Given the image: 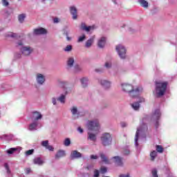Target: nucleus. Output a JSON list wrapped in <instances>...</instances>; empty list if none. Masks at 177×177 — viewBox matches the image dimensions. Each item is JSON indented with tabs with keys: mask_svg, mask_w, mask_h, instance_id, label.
<instances>
[{
	"mask_svg": "<svg viewBox=\"0 0 177 177\" xmlns=\"http://www.w3.org/2000/svg\"><path fill=\"white\" fill-rule=\"evenodd\" d=\"M91 160H97V155H91Z\"/></svg>",
	"mask_w": 177,
	"mask_h": 177,
	"instance_id": "nucleus-46",
	"label": "nucleus"
},
{
	"mask_svg": "<svg viewBox=\"0 0 177 177\" xmlns=\"http://www.w3.org/2000/svg\"><path fill=\"white\" fill-rule=\"evenodd\" d=\"M81 153L78 152L77 151H73L71 154V158H81Z\"/></svg>",
	"mask_w": 177,
	"mask_h": 177,
	"instance_id": "nucleus-17",
	"label": "nucleus"
},
{
	"mask_svg": "<svg viewBox=\"0 0 177 177\" xmlns=\"http://www.w3.org/2000/svg\"><path fill=\"white\" fill-rule=\"evenodd\" d=\"M139 3L142 6V8H148L149 7V3L146 1L145 0H139Z\"/></svg>",
	"mask_w": 177,
	"mask_h": 177,
	"instance_id": "nucleus-23",
	"label": "nucleus"
},
{
	"mask_svg": "<svg viewBox=\"0 0 177 177\" xmlns=\"http://www.w3.org/2000/svg\"><path fill=\"white\" fill-rule=\"evenodd\" d=\"M53 21L54 23H59V21H60V19H59V18L55 17L53 19Z\"/></svg>",
	"mask_w": 177,
	"mask_h": 177,
	"instance_id": "nucleus-48",
	"label": "nucleus"
},
{
	"mask_svg": "<svg viewBox=\"0 0 177 177\" xmlns=\"http://www.w3.org/2000/svg\"><path fill=\"white\" fill-rule=\"evenodd\" d=\"M81 71V67L78 65H76L75 66V73H78V71Z\"/></svg>",
	"mask_w": 177,
	"mask_h": 177,
	"instance_id": "nucleus-44",
	"label": "nucleus"
},
{
	"mask_svg": "<svg viewBox=\"0 0 177 177\" xmlns=\"http://www.w3.org/2000/svg\"><path fill=\"white\" fill-rule=\"evenodd\" d=\"M93 39L94 38L92 37L86 42V48H91V46H92V44H93Z\"/></svg>",
	"mask_w": 177,
	"mask_h": 177,
	"instance_id": "nucleus-26",
	"label": "nucleus"
},
{
	"mask_svg": "<svg viewBox=\"0 0 177 177\" xmlns=\"http://www.w3.org/2000/svg\"><path fill=\"white\" fill-rule=\"evenodd\" d=\"M48 143H49V141L45 140L41 142V145L44 146V147L46 148L49 146Z\"/></svg>",
	"mask_w": 177,
	"mask_h": 177,
	"instance_id": "nucleus-37",
	"label": "nucleus"
},
{
	"mask_svg": "<svg viewBox=\"0 0 177 177\" xmlns=\"http://www.w3.org/2000/svg\"><path fill=\"white\" fill-rule=\"evenodd\" d=\"M6 37H10L11 38H16V37H17V35L16 33L10 32L6 35Z\"/></svg>",
	"mask_w": 177,
	"mask_h": 177,
	"instance_id": "nucleus-32",
	"label": "nucleus"
},
{
	"mask_svg": "<svg viewBox=\"0 0 177 177\" xmlns=\"http://www.w3.org/2000/svg\"><path fill=\"white\" fill-rule=\"evenodd\" d=\"M70 39H71L70 37H67V40L70 41Z\"/></svg>",
	"mask_w": 177,
	"mask_h": 177,
	"instance_id": "nucleus-55",
	"label": "nucleus"
},
{
	"mask_svg": "<svg viewBox=\"0 0 177 177\" xmlns=\"http://www.w3.org/2000/svg\"><path fill=\"white\" fill-rule=\"evenodd\" d=\"M52 102L54 105H56V98H53Z\"/></svg>",
	"mask_w": 177,
	"mask_h": 177,
	"instance_id": "nucleus-52",
	"label": "nucleus"
},
{
	"mask_svg": "<svg viewBox=\"0 0 177 177\" xmlns=\"http://www.w3.org/2000/svg\"><path fill=\"white\" fill-rule=\"evenodd\" d=\"M80 28L81 30H83V31H86L87 32H88V31L93 30V28H95V26H86L84 23H82Z\"/></svg>",
	"mask_w": 177,
	"mask_h": 177,
	"instance_id": "nucleus-11",
	"label": "nucleus"
},
{
	"mask_svg": "<svg viewBox=\"0 0 177 177\" xmlns=\"http://www.w3.org/2000/svg\"><path fill=\"white\" fill-rule=\"evenodd\" d=\"M66 95H67V91L64 93L62 94L60 97L57 98V100L60 102V103H65L66 102Z\"/></svg>",
	"mask_w": 177,
	"mask_h": 177,
	"instance_id": "nucleus-19",
	"label": "nucleus"
},
{
	"mask_svg": "<svg viewBox=\"0 0 177 177\" xmlns=\"http://www.w3.org/2000/svg\"><path fill=\"white\" fill-rule=\"evenodd\" d=\"M87 169H89V167H87Z\"/></svg>",
	"mask_w": 177,
	"mask_h": 177,
	"instance_id": "nucleus-58",
	"label": "nucleus"
},
{
	"mask_svg": "<svg viewBox=\"0 0 177 177\" xmlns=\"http://www.w3.org/2000/svg\"><path fill=\"white\" fill-rule=\"evenodd\" d=\"M25 172L27 174H30V172H31V169H30V168L26 169Z\"/></svg>",
	"mask_w": 177,
	"mask_h": 177,
	"instance_id": "nucleus-49",
	"label": "nucleus"
},
{
	"mask_svg": "<svg viewBox=\"0 0 177 177\" xmlns=\"http://www.w3.org/2000/svg\"><path fill=\"white\" fill-rule=\"evenodd\" d=\"M2 3L3 6H9V2H8V0H2Z\"/></svg>",
	"mask_w": 177,
	"mask_h": 177,
	"instance_id": "nucleus-42",
	"label": "nucleus"
},
{
	"mask_svg": "<svg viewBox=\"0 0 177 177\" xmlns=\"http://www.w3.org/2000/svg\"><path fill=\"white\" fill-rule=\"evenodd\" d=\"M160 117H161V113H160V110L157 109L155 111L152 115V120H155V121H158Z\"/></svg>",
	"mask_w": 177,
	"mask_h": 177,
	"instance_id": "nucleus-16",
	"label": "nucleus"
},
{
	"mask_svg": "<svg viewBox=\"0 0 177 177\" xmlns=\"http://www.w3.org/2000/svg\"><path fill=\"white\" fill-rule=\"evenodd\" d=\"M167 86H168V82H157L156 84V93L158 97L164 96L165 91H167Z\"/></svg>",
	"mask_w": 177,
	"mask_h": 177,
	"instance_id": "nucleus-4",
	"label": "nucleus"
},
{
	"mask_svg": "<svg viewBox=\"0 0 177 177\" xmlns=\"http://www.w3.org/2000/svg\"><path fill=\"white\" fill-rule=\"evenodd\" d=\"M17 46L20 49L22 55L24 56H28L32 53V48L30 46H23V42L19 41L17 43Z\"/></svg>",
	"mask_w": 177,
	"mask_h": 177,
	"instance_id": "nucleus-5",
	"label": "nucleus"
},
{
	"mask_svg": "<svg viewBox=\"0 0 177 177\" xmlns=\"http://www.w3.org/2000/svg\"><path fill=\"white\" fill-rule=\"evenodd\" d=\"M71 144L70 138H66L64 141V146L68 147Z\"/></svg>",
	"mask_w": 177,
	"mask_h": 177,
	"instance_id": "nucleus-31",
	"label": "nucleus"
},
{
	"mask_svg": "<svg viewBox=\"0 0 177 177\" xmlns=\"http://www.w3.org/2000/svg\"><path fill=\"white\" fill-rule=\"evenodd\" d=\"M4 167L7 171V174H10V170L9 169V166L8 165V163H5Z\"/></svg>",
	"mask_w": 177,
	"mask_h": 177,
	"instance_id": "nucleus-39",
	"label": "nucleus"
},
{
	"mask_svg": "<svg viewBox=\"0 0 177 177\" xmlns=\"http://www.w3.org/2000/svg\"><path fill=\"white\" fill-rule=\"evenodd\" d=\"M64 91H66V88H64Z\"/></svg>",
	"mask_w": 177,
	"mask_h": 177,
	"instance_id": "nucleus-60",
	"label": "nucleus"
},
{
	"mask_svg": "<svg viewBox=\"0 0 177 177\" xmlns=\"http://www.w3.org/2000/svg\"><path fill=\"white\" fill-rule=\"evenodd\" d=\"M70 10H71V13L73 16V20H77V8H75V7L74 6H71L70 8Z\"/></svg>",
	"mask_w": 177,
	"mask_h": 177,
	"instance_id": "nucleus-14",
	"label": "nucleus"
},
{
	"mask_svg": "<svg viewBox=\"0 0 177 177\" xmlns=\"http://www.w3.org/2000/svg\"><path fill=\"white\" fill-rule=\"evenodd\" d=\"M24 19H26V14H21L18 17L19 23H23V21H24Z\"/></svg>",
	"mask_w": 177,
	"mask_h": 177,
	"instance_id": "nucleus-28",
	"label": "nucleus"
},
{
	"mask_svg": "<svg viewBox=\"0 0 177 177\" xmlns=\"http://www.w3.org/2000/svg\"><path fill=\"white\" fill-rule=\"evenodd\" d=\"M37 83H39L40 85H42L45 82V76L44 75L37 73V77H36Z\"/></svg>",
	"mask_w": 177,
	"mask_h": 177,
	"instance_id": "nucleus-9",
	"label": "nucleus"
},
{
	"mask_svg": "<svg viewBox=\"0 0 177 177\" xmlns=\"http://www.w3.org/2000/svg\"><path fill=\"white\" fill-rule=\"evenodd\" d=\"M100 157H101L103 162H104L105 164H110V161H109V159H107V158L106 157V156L104 154L101 153Z\"/></svg>",
	"mask_w": 177,
	"mask_h": 177,
	"instance_id": "nucleus-25",
	"label": "nucleus"
},
{
	"mask_svg": "<svg viewBox=\"0 0 177 177\" xmlns=\"http://www.w3.org/2000/svg\"><path fill=\"white\" fill-rule=\"evenodd\" d=\"M131 107H133V110H139V107H140V105L139 104V102H136L131 104Z\"/></svg>",
	"mask_w": 177,
	"mask_h": 177,
	"instance_id": "nucleus-29",
	"label": "nucleus"
},
{
	"mask_svg": "<svg viewBox=\"0 0 177 177\" xmlns=\"http://www.w3.org/2000/svg\"><path fill=\"white\" fill-rule=\"evenodd\" d=\"M77 131L80 133H82L84 132V130L81 127H78Z\"/></svg>",
	"mask_w": 177,
	"mask_h": 177,
	"instance_id": "nucleus-50",
	"label": "nucleus"
},
{
	"mask_svg": "<svg viewBox=\"0 0 177 177\" xmlns=\"http://www.w3.org/2000/svg\"><path fill=\"white\" fill-rule=\"evenodd\" d=\"M145 129H147V125L146 124H144L143 127H141L137 129V131L135 137V145L136 147H138V140L139 139V135L142 133V132H144Z\"/></svg>",
	"mask_w": 177,
	"mask_h": 177,
	"instance_id": "nucleus-8",
	"label": "nucleus"
},
{
	"mask_svg": "<svg viewBox=\"0 0 177 177\" xmlns=\"http://www.w3.org/2000/svg\"><path fill=\"white\" fill-rule=\"evenodd\" d=\"M119 177H130L129 174H121Z\"/></svg>",
	"mask_w": 177,
	"mask_h": 177,
	"instance_id": "nucleus-51",
	"label": "nucleus"
},
{
	"mask_svg": "<svg viewBox=\"0 0 177 177\" xmlns=\"http://www.w3.org/2000/svg\"><path fill=\"white\" fill-rule=\"evenodd\" d=\"M140 103L145 102V98H140Z\"/></svg>",
	"mask_w": 177,
	"mask_h": 177,
	"instance_id": "nucleus-53",
	"label": "nucleus"
},
{
	"mask_svg": "<svg viewBox=\"0 0 177 177\" xmlns=\"http://www.w3.org/2000/svg\"><path fill=\"white\" fill-rule=\"evenodd\" d=\"M42 118V114L39 112H33L32 114L31 120L32 122L29 125V131H37L38 128H41V122L39 120Z\"/></svg>",
	"mask_w": 177,
	"mask_h": 177,
	"instance_id": "nucleus-3",
	"label": "nucleus"
},
{
	"mask_svg": "<svg viewBox=\"0 0 177 177\" xmlns=\"http://www.w3.org/2000/svg\"><path fill=\"white\" fill-rule=\"evenodd\" d=\"M71 49H73V47L71 46V45H68L64 49V50L65 52H70L71 51Z\"/></svg>",
	"mask_w": 177,
	"mask_h": 177,
	"instance_id": "nucleus-35",
	"label": "nucleus"
},
{
	"mask_svg": "<svg viewBox=\"0 0 177 177\" xmlns=\"http://www.w3.org/2000/svg\"><path fill=\"white\" fill-rule=\"evenodd\" d=\"M156 150L158 153H162L164 151V148H162L160 145H156Z\"/></svg>",
	"mask_w": 177,
	"mask_h": 177,
	"instance_id": "nucleus-33",
	"label": "nucleus"
},
{
	"mask_svg": "<svg viewBox=\"0 0 177 177\" xmlns=\"http://www.w3.org/2000/svg\"><path fill=\"white\" fill-rule=\"evenodd\" d=\"M67 66L68 67H73L74 66V57H71L68 59Z\"/></svg>",
	"mask_w": 177,
	"mask_h": 177,
	"instance_id": "nucleus-22",
	"label": "nucleus"
},
{
	"mask_svg": "<svg viewBox=\"0 0 177 177\" xmlns=\"http://www.w3.org/2000/svg\"><path fill=\"white\" fill-rule=\"evenodd\" d=\"M20 150H21V148H11L7 151L8 154H13L15 151H17V153H20Z\"/></svg>",
	"mask_w": 177,
	"mask_h": 177,
	"instance_id": "nucleus-20",
	"label": "nucleus"
},
{
	"mask_svg": "<svg viewBox=\"0 0 177 177\" xmlns=\"http://www.w3.org/2000/svg\"><path fill=\"white\" fill-rule=\"evenodd\" d=\"M86 38L85 35H82V36L79 37L77 42H82Z\"/></svg>",
	"mask_w": 177,
	"mask_h": 177,
	"instance_id": "nucleus-36",
	"label": "nucleus"
},
{
	"mask_svg": "<svg viewBox=\"0 0 177 177\" xmlns=\"http://www.w3.org/2000/svg\"><path fill=\"white\" fill-rule=\"evenodd\" d=\"M87 127L88 128V131H91V132H95V134L91 132H88V139H89V140H92V142H96V134L99 133V130L100 129L99 120H95L89 121L88 122Z\"/></svg>",
	"mask_w": 177,
	"mask_h": 177,
	"instance_id": "nucleus-1",
	"label": "nucleus"
},
{
	"mask_svg": "<svg viewBox=\"0 0 177 177\" xmlns=\"http://www.w3.org/2000/svg\"><path fill=\"white\" fill-rule=\"evenodd\" d=\"M64 85H66V83H64Z\"/></svg>",
	"mask_w": 177,
	"mask_h": 177,
	"instance_id": "nucleus-59",
	"label": "nucleus"
},
{
	"mask_svg": "<svg viewBox=\"0 0 177 177\" xmlns=\"http://www.w3.org/2000/svg\"><path fill=\"white\" fill-rule=\"evenodd\" d=\"M100 171L102 174H106V172H107V168L102 167H101Z\"/></svg>",
	"mask_w": 177,
	"mask_h": 177,
	"instance_id": "nucleus-40",
	"label": "nucleus"
},
{
	"mask_svg": "<svg viewBox=\"0 0 177 177\" xmlns=\"http://www.w3.org/2000/svg\"><path fill=\"white\" fill-rule=\"evenodd\" d=\"M42 34H46V30L44 28H39L34 30L35 35H41Z\"/></svg>",
	"mask_w": 177,
	"mask_h": 177,
	"instance_id": "nucleus-10",
	"label": "nucleus"
},
{
	"mask_svg": "<svg viewBox=\"0 0 177 177\" xmlns=\"http://www.w3.org/2000/svg\"><path fill=\"white\" fill-rule=\"evenodd\" d=\"M46 149H48V150H49L50 151H53L54 148L53 147L48 145Z\"/></svg>",
	"mask_w": 177,
	"mask_h": 177,
	"instance_id": "nucleus-45",
	"label": "nucleus"
},
{
	"mask_svg": "<svg viewBox=\"0 0 177 177\" xmlns=\"http://www.w3.org/2000/svg\"><path fill=\"white\" fill-rule=\"evenodd\" d=\"M100 84L105 89H109V88L111 86V83L107 80H101Z\"/></svg>",
	"mask_w": 177,
	"mask_h": 177,
	"instance_id": "nucleus-13",
	"label": "nucleus"
},
{
	"mask_svg": "<svg viewBox=\"0 0 177 177\" xmlns=\"http://www.w3.org/2000/svg\"><path fill=\"white\" fill-rule=\"evenodd\" d=\"M112 140L111 135L109 133H103L101 136V142L103 146H109V145H111Z\"/></svg>",
	"mask_w": 177,
	"mask_h": 177,
	"instance_id": "nucleus-6",
	"label": "nucleus"
},
{
	"mask_svg": "<svg viewBox=\"0 0 177 177\" xmlns=\"http://www.w3.org/2000/svg\"><path fill=\"white\" fill-rule=\"evenodd\" d=\"M34 164H36L37 165H42L44 164V160L39 157L35 158L33 160Z\"/></svg>",
	"mask_w": 177,
	"mask_h": 177,
	"instance_id": "nucleus-21",
	"label": "nucleus"
},
{
	"mask_svg": "<svg viewBox=\"0 0 177 177\" xmlns=\"http://www.w3.org/2000/svg\"><path fill=\"white\" fill-rule=\"evenodd\" d=\"M111 160L113 162H115V164H116V165H119V167H121V165H122V159L119 156H115Z\"/></svg>",
	"mask_w": 177,
	"mask_h": 177,
	"instance_id": "nucleus-12",
	"label": "nucleus"
},
{
	"mask_svg": "<svg viewBox=\"0 0 177 177\" xmlns=\"http://www.w3.org/2000/svg\"><path fill=\"white\" fill-rule=\"evenodd\" d=\"M81 83H82V86H83V88H85L86 86H88V78H86V77L82 78Z\"/></svg>",
	"mask_w": 177,
	"mask_h": 177,
	"instance_id": "nucleus-24",
	"label": "nucleus"
},
{
	"mask_svg": "<svg viewBox=\"0 0 177 177\" xmlns=\"http://www.w3.org/2000/svg\"><path fill=\"white\" fill-rule=\"evenodd\" d=\"M71 111L73 114V115H80V113H78V110L77 109V107L73 106L71 109Z\"/></svg>",
	"mask_w": 177,
	"mask_h": 177,
	"instance_id": "nucleus-27",
	"label": "nucleus"
},
{
	"mask_svg": "<svg viewBox=\"0 0 177 177\" xmlns=\"http://www.w3.org/2000/svg\"><path fill=\"white\" fill-rule=\"evenodd\" d=\"M97 45L99 48H104V46L106 45V37H102L98 40Z\"/></svg>",
	"mask_w": 177,
	"mask_h": 177,
	"instance_id": "nucleus-15",
	"label": "nucleus"
},
{
	"mask_svg": "<svg viewBox=\"0 0 177 177\" xmlns=\"http://www.w3.org/2000/svg\"><path fill=\"white\" fill-rule=\"evenodd\" d=\"M122 89L123 92L129 93L131 97H138V96H139L140 94V92L143 91L142 87H138L136 89H133V86L127 83L122 84Z\"/></svg>",
	"mask_w": 177,
	"mask_h": 177,
	"instance_id": "nucleus-2",
	"label": "nucleus"
},
{
	"mask_svg": "<svg viewBox=\"0 0 177 177\" xmlns=\"http://www.w3.org/2000/svg\"><path fill=\"white\" fill-rule=\"evenodd\" d=\"M65 156H66V152L63 150H59L57 152L55 155V158L58 160L59 158H62V157H64Z\"/></svg>",
	"mask_w": 177,
	"mask_h": 177,
	"instance_id": "nucleus-18",
	"label": "nucleus"
},
{
	"mask_svg": "<svg viewBox=\"0 0 177 177\" xmlns=\"http://www.w3.org/2000/svg\"><path fill=\"white\" fill-rule=\"evenodd\" d=\"M150 156H151V160L152 161H154V159L156 158V157H157V151H153L150 153Z\"/></svg>",
	"mask_w": 177,
	"mask_h": 177,
	"instance_id": "nucleus-30",
	"label": "nucleus"
},
{
	"mask_svg": "<svg viewBox=\"0 0 177 177\" xmlns=\"http://www.w3.org/2000/svg\"><path fill=\"white\" fill-rule=\"evenodd\" d=\"M129 153H131V151H129V149H126L124 150L123 153L124 154V156H128V154H129Z\"/></svg>",
	"mask_w": 177,
	"mask_h": 177,
	"instance_id": "nucleus-41",
	"label": "nucleus"
},
{
	"mask_svg": "<svg viewBox=\"0 0 177 177\" xmlns=\"http://www.w3.org/2000/svg\"><path fill=\"white\" fill-rule=\"evenodd\" d=\"M116 50L120 57V59H125L127 56V49L125 47L121 44L116 46Z\"/></svg>",
	"mask_w": 177,
	"mask_h": 177,
	"instance_id": "nucleus-7",
	"label": "nucleus"
},
{
	"mask_svg": "<svg viewBox=\"0 0 177 177\" xmlns=\"http://www.w3.org/2000/svg\"><path fill=\"white\" fill-rule=\"evenodd\" d=\"M122 127L124 128V127H127V124L126 123H122L121 124Z\"/></svg>",
	"mask_w": 177,
	"mask_h": 177,
	"instance_id": "nucleus-54",
	"label": "nucleus"
},
{
	"mask_svg": "<svg viewBox=\"0 0 177 177\" xmlns=\"http://www.w3.org/2000/svg\"><path fill=\"white\" fill-rule=\"evenodd\" d=\"M152 176L153 177H158V176L157 175V170L156 169H153L152 170Z\"/></svg>",
	"mask_w": 177,
	"mask_h": 177,
	"instance_id": "nucleus-38",
	"label": "nucleus"
},
{
	"mask_svg": "<svg viewBox=\"0 0 177 177\" xmlns=\"http://www.w3.org/2000/svg\"><path fill=\"white\" fill-rule=\"evenodd\" d=\"M34 153V149H29L25 152L26 156H32Z\"/></svg>",
	"mask_w": 177,
	"mask_h": 177,
	"instance_id": "nucleus-34",
	"label": "nucleus"
},
{
	"mask_svg": "<svg viewBox=\"0 0 177 177\" xmlns=\"http://www.w3.org/2000/svg\"><path fill=\"white\" fill-rule=\"evenodd\" d=\"M45 1H46V0H41V2H45Z\"/></svg>",
	"mask_w": 177,
	"mask_h": 177,
	"instance_id": "nucleus-56",
	"label": "nucleus"
},
{
	"mask_svg": "<svg viewBox=\"0 0 177 177\" xmlns=\"http://www.w3.org/2000/svg\"><path fill=\"white\" fill-rule=\"evenodd\" d=\"M94 177H99V171L98 170H95L94 171Z\"/></svg>",
	"mask_w": 177,
	"mask_h": 177,
	"instance_id": "nucleus-47",
	"label": "nucleus"
},
{
	"mask_svg": "<svg viewBox=\"0 0 177 177\" xmlns=\"http://www.w3.org/2000/svg\"><path fill=\"white\" fill-rule=\"evenodd\" d=\"M78 117H80V115H77V117H75V118H78Z\"/></svg>",
	"mask_w": 177,
	"mask_h": 177,
	"instance_id": "nucleus-57",
	"label": "nucleus"
},
{
	"mask_svg": "<svg viewBox=\"0 0 177 177\" xmlns=\"http://www.w3.org/2000/svg\"><path fill=\"white\" fill-rule=\"evenodd\" d=\"M105 67L106 68H110L111 67V62H107L105 63Z\"/></svg>",
	"mask_w": 177,
	"mask_h": 177,
	"instance_id": "nucleus-43",
	"label": "nucleus"
}]
</instances>
